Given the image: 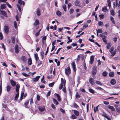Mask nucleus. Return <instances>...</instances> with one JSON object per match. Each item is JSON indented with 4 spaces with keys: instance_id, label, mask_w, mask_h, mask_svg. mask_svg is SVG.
I'll list each match as a JSON object with an SVG mask.
<instances>
[{
    "instance_id": "1",
    "label": "nucleus",
    "mask_w": 120,
    "mask_h": 120,
    "mask_svg": "<svg viewBox=\"0 0 120 120\" xmlns=\"http://www.w3.org/2000/svg\"><path fill=\"white\" fill-rule=\"evenodd\" d=\"M61 82L60 84L59 85V89L60 90L61 89L63 88V86H65L66 81L65 80L64 82V79H63L61 78Z\"/></svg>"
},
{
    "instance_id": "2",
    "label": "nucleus",
    "mask_w": 120,
    "mask_h": 120,
    "mask_svg": "<svg viewBox=\"0 0 120 120\" xmlns=\"http://www.w3.org/2000/svg\"><path fill=\"white\" fill-rule=\"evenodd\" d=\"M20 87V86L19 84H18L16 85V90L17 93L16 94L15 98H18L19 97V91Z\"/></svg>"
},
{
    "instance_id": "3",
    "label": "nucleus",
    "mask_w": 120,
    "mask_h": 120,
    "mask_svg": "<svg viewBox=\"0 0 120 120\" xmlns=\"http://www.w3.org/2000/svg\"><path fill=\"white\" fill-rule=\"evenodd\" d=\"M65 73L68 76L69 74L71 73V70L70 67H69L65 68Z\"/></svg>"
},
{
    "instance_id": "4",
    "label": "nucleus",
    "mask_w": 120,
    "mask_h": 120,
    "mask_svg": "<svg viewBox=\"0 0 120 120\" xmlns=\"http://www.w3.org/2000/svg\"><path fill=\"white\" fill-rule=\"evenodd\" d=\"M8 29V26H4V30L5 33L6 34H7L8 32H9Z\"/></svg>"
},
{
    "instance_id": "5",
    "label": "nucleus",
    "mask_w": 120,
    "mask_h": 120,
    "mask_svg": "<svg viewBox=\"0 0 120 120\" xmlns=\"http://www.w3.org/2000/svg\"><path fill=\"white\" fill-rule=\"evenodd\" d=\"M30 100H28L26 101L24 103V106L26 108H28L29 107L28 106V104Z\"/></svg>"
},
{
    "instance_id": "6",
    "label": "nucleus",
    "mask_w": 120,
    "mask_h": 120,
    "mask_svg": "<svg viewBox=\"0 0 120 120\" xmlns=\"http://www.w3.org/2000/svg\"><path fill=\"white\" fill-rule=\"evenodd\" d=\"M15 50L16 53H19V47L17 45H16L15 46Z\"/></svg>"
},
{
    "instance_id": "7",
    "label": "nucleus",
    "mask_w": 120,
    "mask_h": 120,
    "mask_svg": "<svg viewBox=\"0 0 120 120\" xmlns=\"http://www.w3.org/2000/svg\"><path fill=\"white\" fill-rule=\"evenodd\" d=\"M103 116L106 118L108 120H111L110 118L107 116V114L106 113H104L102 114Z\"/></svg>"
},
{
    "instance_id": "8",
    "label": "nucleus",
    "mask_w": 120,
    "mask_h": 120,
    "mask_svg": "<svg viewBox=\"0 0 120 120\" xmlns=\"http://www.w3.org/2000/svg\"><path fill=\"white\" fill-rule=\"evenodd\" d=\"M103 116L106 118L108 120H111L110 118L107 116V114L106 113H104L102 114Z\"/></svg>"
},
{
    "instance_id": "9",
    "label": "nucleus",
    "mask_w": 120,
    "mask_h": 120,
    "mask_svg": "<svg viewBox=\"0 0 120 120\" xmlns=\"http://www.w3.org/2000/svg\"><path fill=\"white\" fill-rule=\"evenodd\" d=\"M103 116L106 118L108 120H111L110 118L107 116V114L106 113H104L102 114Z\"/></svg>"
},
{
    "instance_id": "10",
    "label": "nucleus",
    "mask_w": 120,
    "mask_h": 120,
    "mask_svg": "<svg viewBox=\"0 0 120 120\" xmlns=\"http://www.w3.org/2000/svg\"><path fill=\"white\" fill-rule=\"evenodd\" d=\"M94 57L93 56H91L90 58V63L92 64L94 61Z\"/></svg>"
},
{
    "instance_id": "11",
    "label": "nucleus",
    "mask_w": 120,
    "mask_h": 120,
    "mask_svg": "<svg viewBox=\"0 0 120 120\" xmlns=\"http://www.w3.org/2000/svg\"><path fill=\"white\" fill-rule=\"evenodd\" d=\"M40 78V76H36L35 78H33L32 80L34 82H37L38 81Z\"/></svg>"
},
{
    "instance_id": "12",
    "label": "nucleus",
    "mask_w": 120,
    "mask_h": 120,
    "mask_svg": "<svg viewBox=\"0 0 120 120\" xmlns=\"http://www.w3.org/2000/svg\"><path fill=\"white\" fill-rule=\"evenodd\" d=\"M110 83L112 85H114L116 83V80L114 79H112L110 80Z\"/></svg>"
},
{
    "instance_id": "13",
    "label": "nucleus",
    "mask_w": 120,
    "mask_h": 120,
    "mask_svg": "<svg viewBox=\"0 0 120 120\" xmlns=\"http://www.w3.org/2000/svg\"><path fill=\"white\" fill-rule=\"evenodd\" d=\"M96 67H94L93 68V71H92L93 75H94L96 73Z\"/></svg>"
},
{
    "instance_id": "14",
    "label": "nucleus",
    "mask_w": 120,
    "mask_h": 120,
    "mask_svg": "<svg viewBox=\"0 0 120 120\" xmlns=\"http://www.w3.org/2000/svg\"><path fill=\"white\" fill-rule=\"evenodd\" d=\"M45 109V107L43 106H41L38 108V109L41 112L43 111Z\"/></svg>"
},
{
    "instance_id": "15",
    "label": "nucleus",
    "mask_w": 120,
    "mask_h": 120,
    "mask_svg": "<svg viewBox=\"0 0 120 120\" xmlns=\"http://www.w3.org/2000/svg\"><path fill=\"white\" fill-rule=\"evenodd\" d=\"M89 81L90 83L92 85H93L94 84V81L93 78H90L89 80Z\"/></svg>"
},
{
    "instance_id": "16",
    "label": "nucleus",
    "mask_w": 120,
    "mask_h": 120,
    "mask_svg": "<svg viewBox=\"0 0 120 120\" xmlns=\"http://www.w3.org/2000/svg\"><path fill=\"white\" fill-rule=\"evenodd\" d=\"M75 5L76 6H80L79 1L78 0L75 1L74 2Z\"/></svg>"
},
{
    "instance_id": "17",
    "label": "nucleus",
    "mask_w": 120,
    "mask_h": 120,
    "mask_svg": "<svg viewBox=\"0 0 120 120\" xmlns=\"http://www.w3.org/2000/svg\"><path fill=\"white\" fill-rule=\"evenodd\" d=\"M18 4L20 5H21L22 4V5L23 6L25 5V3L23 1H22V0H18Z\"/></svg>"
},
{
    "instance_id": "18",
    "label": "nucleus",
    "mask_w": 120,
    "mask_h": 120,
    "mask_svg": "<svg viewBox=\"0 0 120 120\" xmlns=\"http://www.w3.org/2000/svg\"><path fill=\"white\" fill-rule=\"evenodd\" d=\"M10 82L12 86H14L16 85V82L12 80H10Z\"/></svg>"
},
{
    "instance_id": "19",
    "label": "nucleus",
    "mask_w": 120,
    "mask_h": 120,
    "mask_svg": "<svg viewBox=\"0 0 120 120\" xmlns=\"http://www.w3.org/2000/svg\"><path fill=\"white\" fill-rule=\"evenodd\" d=\"M39 24V21L38 19H36L35 22L34 23V25L35 26L36 25H38Z\"/></svg>"
},
{
    "instance_id": "20",
    "label": "nucleus",
    "mask_w": 120,
    "mask_h": 120,
    "mask_svg": "<svg viewBox=\"0 0 120 120\" xmlns=\"http://www.w3.org/2000/svg\"><path fill=\"white\" fill-rule=\"evenodd\" d=\"M109 75L110 77H112L114 75V73L113 72H110L109 73Z\"/></svg>"
},
{
    "instance_id": "21",
    "label": "nucleus",
    "mask_w": 120,
    "mask_h": 120,
    "mask_svg": "<svg viewBox=\"0 0 120 120\" xmlns=\"http://www.w3.org/2000/svg\"><path fill=\"white\" fill-rule=\"evenodd\" d=\"M22 60L24 62L26 63V58L25 56H22L21 57Z\"/></svg>"
},
{
    "instance_id": "22",
    "label": "nucleus",
    "mask_w": 120,
    "mask_h": 120,
    "mask_svg": "<svg viewBox=\"0 0 120 120\" xmlns=\"http://www.w3.org/2000/svg\"><path fill=\"white\" fill-rule=\"evenodd\" d=\"M27 94L26 93L24 94L23 92L21 94V98L25 97H26Z\"/></svg>"
},
{
    "instance_id": "23",
    "label": "nucleus",
    "mask_w": 120,
    "mask_h": 120,
    "mask_svg": "<svg viewBox=\"0 0 120 120\" xmlns=\"http://www.w3.org/2000/svg\"><path fill=\"white\" fill-rule=\"evenodd\" d=\"M55 62L57 64V66H59L60 64V62L59 61H58V60L56 59H55Z\"/></svg>"
},
{
    "instance_id": "24",
    "label": "nucleus",
    "mask_w": 120,
    "mask_h": 120,
    "mask_svg": "<svg viewBox=\"0 0 120 120\" xmlns=\"http://www.w3.org/2000/svg\"><path fill=\"white\" fill-rule=\"evenodd\" d=\"M34 55L35 59L36 60V61L37 62L38 61L39 59L38 54L37 53H36L34 54Z\"/></svg>"
},
{
    "instance_id": "25",
    "label": "nucleus",
    "mask_w": 120,
    "mask_h": 120,
    "mask_svg": "<svg viewBox=\"0 0 120 120\" xmlns=\"http://www.w3.org/2000/svg\"><path fill=\"white\" fill-rule=\"evenodd\" d=\"M74 112L75 115L76 116H78L79 115V112L76 110H74Z\"/></svg>"
},
{
    "instance_id": "26",
    "label": "nucleus",
    "mask_w": 120,
    "mask_h": 120,
    "mask_svg": "<svg viewBox=\"0 0 120 120\" xmlns=\"http://www.w3.org/2000/svg\"><path fill=\"white\" fill-rule=\"evenodd\" d=\"M28 64L29 65H31L32 64L31 58H30L28 60Z\"/></svg>"
},
{
    "instance_id": "27",
    "label": "nucleus",
    "mask_w": 120,
    "mask_h": 120,
    "mask_svg": "<svg viewBox=\"0 0 120 120\" xmlns=\"http://www.w3.org/2000/svg\"><path fill=\"white\" fill-rule=\"evenodd\" d=\"M37 13L38 16H39L41 14L40 10L38 8L37 9Z\"/></svg>"
},
{
    "instance_id": "28",
    "label": "nucleus",
    "mask_w": 120,
    "mask_h": 120,
    "mask_svg": "<svg viewBox=\"0 0 120 120\" xmlns=\"http://www.w3.org/2000/svg\"><path fill=\"white\" fill-rule=\"evenodd\" d=\"M71 65L73 69V70L74 71H75V64L74 62H73L71 64Z\"/></svg>"
},
{
    "instance_id": "29",
    "label": "nucleus",
    "mask_w": 120,
    "mask_h": 120,
    "mask_svg": "<svg viewBox=\"0 0 120 120\" xmlns=\"http://www.w3.org/2000/svg\"><path fill=\"white\" fill-rule=\"evenodd\" d=\"M6 4H2L1 5V8L2 9H5L6 8Z\"/></svg>"
},
{
    "instance_id": "30",
    "label": "nucleus",
    "mask_w": 120,
    "mask_h": 120,
    "mask_svg": "<svg viewBox=\"0 0 120 120\" xmlns=\"http://www.w3.org/2000/svg\"><path fill=\"white\" fill-rule=\"evenodd\" d=\"M110 20L114 24H115V22L114 19L112 16L110 17Z\"/></svg>"
},
{
    "instance_id": "31",
    "label": "nucleus",
    "mask_w": 120,
    "mask_h": 120,
    "mask_svg": "<svg viewBox=\"0 0 120 120\" xmlns=\"http://www.w3.org/2000/svg\"><path fill=\"white\" fill-rule=\"evenodd\" d=\"M108 108L112 111H114L115 110L114 108L112 106L109 105L108 106Z\"/></svg>"
},
{
    "instance_id": "32",
    "label": "nucleus",
    "mask_w": 120,
    "mask_h": 120,
    "mask_svg": "<svg viewBox=\"0 0 120 120\" xmlns=\"http://www.w3.org/2000/svg\"><path fill=\"white\" fill-rule=\"evenodd\" d=\"M56 14L58 16H60L61 15L62 13L59 11H57L56 13Z\"/></svg>"
},
{
    "instance_id": "33",
    "label": "nucleus",
    "mask_w": 120,
    "mask_h": 120,
    "mask_svg": "<svg viewBox=\"0 0 120 120\" xmlns=\"http://www.w3.org/2000/svg\"><path fill=\"white\" fill-rule=\"evenodd\" d=\"M53 103L56 105H57L58 104V103L56 99L53 98Z\"/></svg>"
},
{
    "instance_id": "34",
    "label": "nucleus",
    "mask_w": 120,
    "mask_h": 120,
    "mask_svg": "<svg viewBox=\"0 0 120 120\" xmlns=\"http://www.w3.org/2000/svg\"><path fill=\"white\" fill-rule=\"evenodd\" d=\"M107 2L108 6L109 7V8H110L111 7V2L110 0H108Z\"/></svg>"
},
{
    "instance_id": "35",
    "label": "nucleus",
    "mask_w": 120,
    "mask_h": 120,
    "mask_svg": "<svg viewBox=\"0 0 120 120\" xmlns=\"http://www.w3.org/2000/svg\"><path fill=\"white\" fill-rule=\"evenodd\" d=\"M11 89V87L9 86H8L7 87V91L8 92L10 91Z\"/></svg>"
},
{
    "instance_id": "36",
    "label": "nucleus",
    "mask_w": 120,
    "mask_h": 120,
    "mask_svg": "<svg viewBox=\"0 0 120 120\" xmlns=\"http://www.w3.org/2000/svg\"><path fill=\"white\" fill-rule=\"evenodd\" d=\"M96 83L100 86L102 85V84L101 82L99 81H97L95 82Z\"/></svg>"
},
{
    "instance_id": "37",
    "label": "nucleus",
    "mask_w": 120,
    "mask_h": 120,
    "mask_svg": "<svg viewBox=\"0 0 120 120\" xmlns=\"http://www.w3.org/2000/svg\"><path fill=\"white\" fill-rule=\"evenodd\" d=\"M74 10L73 9L71 8L70 9L69 11V13L71 14H72L74 12Z\"/></svg>"
},
{
    "instance_id": "38",
    "label": "nucleus",
    "mask_w": 120,
    "mask_h": 120,
    "mask_svg": "<svg viewBox=\"0 0 120 120\" xmlns=\"http://www.w3.org/2000/svg\"><path fill=\"white\" fill-rule=\"evenodd\" d=\"M62 8L65 11H66V6L65 4H64L62 6Z\"/></svg>"
},
{
    "instance_id": "39",
    "label": "nucleus",
    "mask_w": 120,
    "mask_h": 120,
    "mask_svg": "<svg viewBox=\"0 0 120 120\" xmlns=\"http://www.w3.org/2000/svg\"><path fill=\"white\" fill-rule=\"evenodd\" d=\"M108 74V73L106 71H104L102 73V75L104 76H106Z\"/></svg>"
},
{
    "instance_id": "40",
    "label": "nucleus",
    "mask_w": 120,
    "mask_h": 120,
    "mask_svg": "<svg viewBox=\"0 0 120 120\" xmlns=\"http://www.w3.org/2000/svg\"><path fill=\"white\" fill-rule=\"evenodd\" d=\"M41 56L42 59H43L44 58V52L42 51L41 53Z\"/></svg>"
},
{
    "instance_id": "41",
    "label": "nucleus",
    "mask_w": 120,
    "mask_h": 120,
    "mask_svg": "<svg viewBox=\"0 0 120 120\" xmlns=\"http://www.w3.org/2000/svg\"><path fill=\"white\" fill-rule=\"evenodd\" d=\"M1 13L4 15L5 16L6 15V12L5 11H1Z\"/></svg>"
},
{
    "instance_id": "42",
    "label": "nucleus",
    "mask_w": 120,
    "mask_h": 120,
    "mask_svg": "<svg viewBox=\"0 0 120 120\" xmlns=\"http://www.w3.org/2000/svg\"><path fill=\"white\" fill-rule=\"evenodd\" d=\"M107 10L106 8V7H105L102 8V11L104 12H105Z\"/></svg>"
},
{
    "instance_id": "43",
    "label": "nucleus",
    "mask_w": 120,
    "mask_h": 120,
    "mask_svg": "<svg viewBox=\"0 0 120 120\" xmlns=\"http://www.w3.org/2000/svg\"><path fill=\"white\" fill-rule=\"evenodd\" d=\"M106 47L108 49H109L111 47V45H110V43H108L107 44Z\"/></svg>"
},
{
    "instance_id": "44",
    "label": "nucleus",
    "mask_w": 120,
    "mask_h": 120,
    "mask_svg": "<svg viewBox=\"0 0 120 120\" xmlns=\"http://www.w3.org/2000/svg\"><path fill=\"white\" fill-rule=\"evenodd\" d=\"M11 40L13 43H14L15 42V38L14 37H12L11 38Z\"/></svg>"
},
{
    "instance_id": "45",
    "label": "nucleus",
    "mask_w": 120,
    "mask_h": 120,
    "mask_svg": "<svg viewBox=\"0 0 120 120\" xmlns=\"http://www.w3.org/2000/svg\"><path fill=\"white\" fill-rule=\"evenodd\" d=\"M71 118L73 119L77 118V117L74 115L72 114L71 116Z\"/></svg>"
},
{
    "instance_id": "46",
    "label": "nucleus",
    "mask_w": 120,
    "mask_h": 120,
    "mask_svg": "<svg viewBox=\"0 0 120 120\" xmlns=\"http://www.w3.org/2000/svg\"><path fill=\"white\" fill-rule=\"evenodd\" d=\"M110 12L112 15H114V12L113 10H112L110 11Z\"/></svg>"
},
{
    "instance_id": "47",
    "label": "nucleus",
    "mask_w": 120,
    "mask_h": 120,
    "mask_svg": "<svg viewBox=\"0 0 120 120\" xmlns=\"http://www.w3.org/2000/svg\"><path fill=\"white\" fill-rule=\"evenodd\" d=\"M89 90L90 92L92 93H94V90L92 89H89Z\"/></svg>"
},
{
    "instance_id": "48",
    "label": "nucleus",
    "mask_w": 120,
    "mask_h": 120,
    "mask_svg": "<svg viewBox=\"0 0 120 120\" xmlns=\"http://www.w3.org/2000/svg\"><path fill=\"white\" fill-rule=\"evenodd\" d=\"M14 25L15 27V29L17 28V23L16 22V21H15L14 22Z\"/></svg>"
},
{
    "instance_id": "49",
    "label": "nucleus",
    "mask_w": 120,
    "mask_h": 120,
    "mask_svg": "<svg viewBox=\"0 0 120 120\" xmlns=\"http://www.w3.org/2000/svg\"><path fill=\"white\" fill-rule=\"evenodd\" d=\"M60 111L62 112V113L63 114H64L65 113V111L62 108H60Z\"/></svg>"
},
{
    "instance_id": "50",
    "label": "nucleus",
    "mask_w": 120,
    "mask_h": 120,
    "mask_svg": "<svg viewBox=\"0 0 120 120\" xmlns=\"http://www.w3.org/2000/svg\"><path fill=\"white\" fill-rule=\"evenodd\" d=\"M22 74L25 77L28 76H29V75H27L24 72L22 73Z\"/></svg>"
},
{
    "instance_id": "51",
    "label": "nucleus",
    "mask_w": 120,
    "mask_h": 120,
    "mask_svg": "<svg viewBox=\"0 0 120 120\" xmlns=\"http://www.w3.org/2000/svg\"><path fill=\"white\" fill-rule=\"evenodd\" d=\"M74 107L75 108H77L79 107L78 105L76 103H75L73 105Z\"/></svg>"
},
{
    "instance_id": "52",
    "label": "nucleus",
    "mask_w": 120,
    "mask_h": 120,
    "mask_svg": "<svg viewBox=\"0 0 120 120\" xmlns=\"http://www.w3.org/2000/svg\"><path fill=\"white\" fill-rule=\"evenodd\" d=\"M103 103L105 104L106 105H108L109 104V102L106 101H103Z\"/></svg>"
},
{
    "instance_id": "53",
    "label": "nucleus",
    "mask_w": 120,
    "mask_h": 120,
    "mask_svg": "<svg viewBox=\"0 0 120 120\" xmlns=\"http://www.w3.org/2000/svg\"><path fill=\"white\" fill-rule=\"evenodd\" d=\"M114 50V48L113 47H111L109 50V51L111 53H112V52Z\"/></svg>"
},
{
    "instance_id": "54",
    "label": "nucleus",
    "mask_w": 120,
    "mask_h": 120,
    "mask_svg": "<svg viewBox=\"0 0 120 120\" xmlns=\"http://www.w3.org/2000/svg\"><path fill=\"white\" fill-rule=\"evenodd\" d=\"M98 25L99 26H101L103 25V22L101 21H100L98 22Z\"/></svg>"
},
{
    "instance_id": "55",
    "label": "nucleus",
    "mask_w": 120,
    "mask_h": 120,
    "mask_svg": "<svg viewBox=\"0 0 120 120\" xmlns=\"http://www.w3.org/2000/svg\"><path fill=\"white\" fill-rule=\"evenodd\" d=\"M62 90L65 93H66V89L65 86L63 87V88L62 89Z\"/></svg>"
},
{
    "instance_id": "56",
    "label": "nucleus",
    "mask_w": 120,
    "mask_h": 120,
    "mask_svg": "<svg viewBox=\"0 0 120 120\" xmlns=\"http://www.w3.org/2000/svg\"><path fill=\"white\" fill-rule=\"evenodd\" d=\"M54 82H53L50 84H49V86L50 87H52L54 85Z\"/></svg>"
},
{
    "instance_id": "57",
    "label": "nucleus",
    "mask_w": 120,
    "mask_h": 120,
    "mask_svg": "<svg viewBox=\"0 0 120 120\" xmlns=\"http://www.w3.org/2000/svg\"><path fill=\"white\" fill-rule=\"evenodd\" d=\"M5 3L6 4H7V5L10 8H11V5L9 4L7 2H6Z\"/></svg>"
},
{
    "instance_id": "58",
    "label": "nucleus",
    "mask_w": 120,
    "mask_h": 120,
    "mask_svg": "<svg viewBox=\"0 0 120 120\" xmlns=\"http://www.w3.org/2000/svg\"><path fill=\"white\" fill-rule=\"evenodd\" d=\"M71 6V3H69L68 6V9H69V8Z\"/></svg>"
},
{
    "instance_id": "59",
    "label": "nucleus",
    "mask_w": 120,
    "mask_h": 120,
    "mask_svg": "<svg viewBox=\"0 0 120 120\" xmlns=\"http://www.w3.org/2000/svg\"><path fill=\"white\" fill-rule=\"evenodd\" d=\"M98 33H102V30L101 29H98Z\"/></svg>"
},
{
    "instance_id": "60",
    "label": "nucleus",
    "mask_w": 120,
    "mask_h": 120,
    "mask_svg": "<svg viewBox=\"0 0 120 120\" xmlns=\"http://www.w3.org/2000/svg\"><path fill=\"white\" fill-rule=\"evenodd\" d=\"M51 93V91H49L46 94V96L47 97H48V96H49L50 94Z\"/></svg>"
},
{
    "instance_id": "61",
    "label": "nucleus",
    "mask_w": 120,
    "mask_h": 120,
    "mask_svg": "<svg viewBox=\"0 0 120 120\" xmlns=\"http://www.w3.org/2000/svg\"><path fill=\"white\" fill-rule=\"evenodd\" d=\"M3 38V35L1 33H0V39L1 40H2Z\"/></svg>"
},
{
    "instance_id": "62",
    "label": "nucleus",
    "mask_w": 120,
    "mask_h": 120,
    "mask_svg": "<svg viewBox=\"0 0 120 120\" xmlns=\"http://www.w3.org/2000/svg\"><path fill=\"white\" fill-rule=\"evenodd\" d=\"M111 54H112L111 56H114L116 54V51L115 50L114 52H112V53Z\"/></svg>"
},
{
    "instance_id": "63",
    "label": "nucleus",
    "mask_w": 120,
    "mask_h": 120,
    "mask_svg": "<svg viewBox=\"0 0 120 120\" xmlns=\"http://www.w3.org/2000/svg\"><path fill=\"white\" fill-rule=\"evenodd\" d=\"M51 106L53 109H55L56 108V107H55V105L53 104H52L51 105Z\"/></svg>"
},
{
    "instance_id": "64",
    "label": "nucleus",
    "mask_w": 120,
    "mask_h": 120,
    "mask_svg": "<svg viewBox=\"0 0 120 120\" xmlns=\"http://www.w3.org/2000/svg\"><path fill=\"white\" fill-rule=\"evenodd\" d=\"M104 15L102 14H101L99 15V17L100 19H102L104 18Z\"/></svg>"
}]
</instances>
